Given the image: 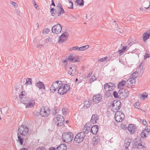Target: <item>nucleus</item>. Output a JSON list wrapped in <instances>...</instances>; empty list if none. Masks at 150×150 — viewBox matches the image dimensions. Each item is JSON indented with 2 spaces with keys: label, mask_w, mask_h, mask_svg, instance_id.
I'll return each instance as SVG.
<instances>
[{
  "label": "nucleus",
  "mask_w": 150,
  "mask_h": 150,
  "mask_svg": "<svg viewBox=\"0 0 150 150\" xmlns=\"http://www.w3.org/2000/svg\"><path fill=\"white\" fill-rule=\"evenodd\" d=\"M70 89V86L68 84L63 85L61 81H57L53 82L50 87V91L54 93L57 90L58 93L63 95L66 93Z\"/></svg>",
  "instance_id": "nucleus-1"
},
{
  "label": "nucleus",
  "mask_w": 150,
  "mask_h": 150,
  "mask_svg": "<svg viewBox=\"0 0 150 150\" xmlns=\"http://www.w3.org/2000/svg\"><path fill=\"white\" fill-rule=\"evenodd\" d=\"M18 133L17 134L18 141L21 145L23 144V136L26 135L28 132L29 129L25 125H22L20 126L18 129Z\"/></svg>",
  "instance_id": "nucleus-2"
},
{
  "label": "nucleus",
  "mask_w": 150,
  "mask_h": 150,
  "mask_svg": "<svg viewBox=\"0 0 150 150\" xmlns=\"http://www.w3.org/2000/svg\"><path fill=\"white\" fill-rule=\"evenodd\" d=\"M115 88V84L112 83H105L104 85V88L106 91L105 94L108 97L112 94V91Z\"/></svg>",
  "instance_id": "nucleus-3"
},
{
  "label": "nucleus",
  "mask_w": 150,
  "mask_h": 150,
  "mask_svg": "<svg viewBox=\"0 0 150 150\" xmlns=\"http://www.w3.org/2000/svg\"><path fill=\"white\" fill-rule=\"evenodd\" d=\"M21 100L22 103L25 104L27 108H31L34 106L35 102L32 99L30 100L27 98L25 97L21 99Z\"/></svg>",
  "instance_id": "nucleus-4"
},
{
  "label": "nucleus",
  "mask_w": 150,
  "mask_h": 150,
  "mask_svg": "<svg viewBox=\"0 0 150 150\" xmlns=\"http://www.w3.org/2000/svg\"><path fill=\"white\" fill-rule=\"evenodd\" d=\"M73 134L70 132H67L63 134L62 136V139L64 142L68 143L71 142L73 139Z\"/></svg>",
  "instance_id": "nucleus-5"
},
{
  "label": "nucleus",
  "mask_w": 150,
  "mask_h": 150,
  "mask_svg": "<svg viewBox=\"0 0 150 150\" xmlns=\"http://www.w3.org/2000/svg\"><path fill=\"white\" fill-rule=\"evenodd\" d=\"M53 121L57 126H61L63 125L64 120L63 116L60 115H57L56 117L54 118Z\"/></svg>",
  "instance_id": "nucleus-6"
},
{
  "label": "nucleus",
  "mask_w": 150,
  "mask_h": 150,
  "mask_svg": "<svg viewBox=\"0 0 150 150\" xmlns=\"http://www.w3.org/2000/svg\"><path fill=\"white\" fill-rule=\"evenodd\" d=\"M115 119L117 122H122L124 119L125 116L121 111H117L115 115Z\"/></svg>",
  "instance_id": "nucleus-7"
},
{
  "label": "nucleus",
  "mask_w": 150,
  "mask_h": 150,
  "mask_svg": "<svg viewBox=\"0 0 150 150\" xmlns=\"http://www.w3.org/2000/svg\"><path fill=\"white\" fill-rule=\"evenodd\" d=\"M85 134L83 132L78 133L76 136L74 141L77 143H80L82 142L85 137Z\"/></svg>",
  "instance_id": "nucleus-8"
},
{
  "label": "nucleus",
  "mask_w": 150,
  "mask_h": 150,
  "mask_svg": "<svg viewBox=\"0 0 150 150\" xmlns=\"http://www.w3.org/2000/svg\"><path fill=\"white\" fill-rule=\"evenodd\" d=\"M50 114V110L46 107H43L40 111V115L42 117H47Z\"/></svg>",
  "instance_id": "nucleus-9"
},
{
  "label": "nucleus",
  "mask_w": 150,
  "mask_h": 150,
  "mask_svg": "<svg viewBox=\"0 0 150 150\" xmlns=\"http://www.w3.org/2000/svg\"><path fill=\"white\" fill-rule=\"evenodd\" d=\"M62 29V27L61 25L58 24L52 27V31L54 33L58 34L61 32Z\"/></svg>",
  "instance_id": "nucleus-10"
},
{
  "label": "nucleus",
  "mask_w": 150,
  "mask_h": 150,
  "mask_svg": "<svg viewBox=\"0 0 150 150\" xmlns=\"http://www.w3.org/2000/svg\"><path fill=\"white\" fill-rule=\"evenodd\" d=\"M80 59L79 57L74 54H71L68 57L67 60L71 62H77L79 61Z\"/></svg>",
  "instance_id": "nucleus-11"
},
{
  "label": "nucleus",
  "mask_w": 150,
  "mask_h": 150,
  "mask_svg": "<svg viewBox=\"0 0 150 150\" xmlns=\"http://www.w3.org/2000/svg\"><path fill=\"white\" fill-rule=\"evenodd\" d=\"M69 73L72 76L76 74L78 71L76 67L74 65H72L68 68Z\"/></svg>",
  "instance_id": "nucleus-12"
},
{
  "label": "nucleus",
  "mask_w": 150,
  "mask_h": 150,
  "mask_svg": "<svg viewBox=\"0 0 150 150\" xmlns=\"http://www.w3.org/2000/svg\"><path fill=\"white\" fill-rule=\"evenodd\" d=\"M103 96L100 94L94 95L93 97V100L96 103H99L101 100Z\"/></svg>",
  "instance_id": "nucleus-13"
},
{
  "label": "nucleus",
  "mask_w": 150,
  "mask_h": 150,
  "mask_svg": "<svg viewBox=\"0 0 150 150\" xmlns=\"http://www.w3.org/2000/svg\"><path fill=\"white\" fill-rule=\"evenodd\" d=\"M68 33L67 32H65L63 33L59 37V39L58 40L59 43H61L63 42L64 41H66L67 38V35Z\"/></svg>",
  "instance_id": "nucleus-14"
},
{
  "label": "nucleus",
  "mask_w": 150,
  "mask_h": 150,
  "mask_svg": "<svg viewBox=\"0 0 150 150\" xmlns=\"http://www.w3.org/2000/svg\"><path fill=\"white\" fill-rule=\"evenodd\" d=\"M121 103L119 101L114 100L112 104V108L113 110H118L121 108Z\"/></svg>",
  "instance_id": "nucleus-15"
},
{
  "label": "nucleus",
  "mask_w": 150,
  "mask_h": 150,
  "mask_svg": "<svg viewBox=\"0 0 150 150\" xmlns=\"http://www.w3.org/2000/svg\"><path fill=\"white\" fill-rule=\"evenodd\" d=\"M91 124L89 123H87L85 125L84 128L83 129V132L85 134H87L91 131Z\"/></svg>",
  "instance_id": "nucleus-16"
},
{
  "label": "nucleus",
  "mask_w": 150,
  "mask_h": 150,
  "mask_svg": "<svg viewBox=\"0 0 150 150\" xmlns=\"http://www.w3.org/2000/svg\"><path fill=\"white\" fill-rule=\"evenodd\" d=\"M23 81V83H25L23 85V86L27 87L28 85H30L32 84V79L30 78H28L27 79H24L21 80V82Z\"/></svg>",
  "instance_id": "nucleus-17"
},
{
  "label": "nucleus",
  "mask_w": 150,
  "mask_h": 150,
  "mask_svg": "<svg viewBox=\"0 0 150 150\" xmlns=\"http://www.w3.org/2000/svg\"><path fill=\"white\" fill-rule=\"evenodd\" d=\"M99 117L98 115L97 114H94L92 115L91 119V122L93 124H96L97 123V121L98 120Z\"/></svg>",
  "instance_id": "nucleus-18"
},
{
  "label": "nucleus",
  "mask_w": 150,
  "mask_h": 150,
  "mask_svg": "<svg viewBox=\"0 0 150 150\" xmlns=\"http://www.w3.org/2000/svg\"><path fill=\"white\" fill-rule=\"evenodd\" d=\"M98 125H94L91 127L90 132L93 134H96L98 131Z\"/></svg>",
  "instance_id": "nucleus-19"
},
{
  "label": "nucleus",
  "mask_w": 150,
  "mask_h": 150,
  "mask_svg": "<svg viewBox=\"0 0 150 150\" xmlns=\"http://www.w3.org/2000/svg\"><path fill=\"white\" fill-rule=\"evenodd\" d=\"M128 129L131 134H133L136 130V127L133 125H129L128 127Z\"/></svg>",
  "instance_id": "nucleus-20"
},
{
  "label": "nucleus",
  "mask_w": 150,
  "mask_h": 150,
  "mask_svg": "<svg viewBox=\"0 0 150 150\" xmlns=\"http://www.w3.org/2000/svg\"><path fill=\"white\" fill-rule=\"evenodd\" d=\"M35 85L36 86L39 88L40 89H45V87L44 84L41 81H39L38 82L36 83H35Z\"/></svg>",
  "instance_id": "nucleus-21"
},
{
  "label": "nucleus",
  "mask_w": 150,
  "mask_h": 150,
  "mask_svg": "<svg viewBox=\"0 0 150 150\" xmlns=\"http://www.w3.org/2000/svg\"><path fill=\"white\" fill-rule=\"evenodd\" d=\"M84 104L83 108L85 109H87L90 107L91 105V102L89 100H85L83 102Z\"/></svg>",
  "instance_id": "nucleus-22"
},
{
  "label": "nucleus",
  "mask_w": 150,
  "mask_h": 150,
  "mask_svg": "<svg viewBox=\"0 0 150 150\" xmlns=\"http://www.w3.org/2000/svg\"><path fill=\"white\" fill-rule=\"evenodd\" d=\"M125 85L126 86V81L123 80L119 83L117 84V88L119 89L122 88Z\"/></svg>",
  "instance_id": "nucleus-23"
},
{
  "label": "nucleus",
  "mask_w": 150,
  "mask_h": 150,
  "mask_svg": "<svg viewBox=\"0 0 150 150\" xmlns=\"http://www.w3.org/2000/svg\"><path fill=\"white\" fill-rule=\"evenodd\" d=\"M57 150H66L67 147L64 144H61L58 146L56 149Z\"/></svg>",
  "instance_id": "nucleus-24"
},
{
  "label": "nucleus",
  "mask_w": 150,
  "mask_h": 150,
  "mask_svg": "<svg viewBox=\"0 0 150 150\" xmlns=\"http://www.w3.org/2000/svg\"><path fill=\"white\" fill-rule=\"evenodd\" d=\"M122 49L119 50H118V52L119 53L120 55H122V54H124L125 52V50L126 49L127 47V46H122Z\"/></svg>",
  "instance_id": "nucleus-25"
},
{
  "label": "nucleus",
  "mask_w": 150,
  "mask_h": 150,
  "mask_svg": "<svg viewBox=\"0 0 150 150\" xmlns=\"http://www.w3.org/2000/svg\"><path fill=\"white\" fill-rule=\"evenodd\" d=\"M149 132H150V131L147 130L146 127L145 130H144L141 133V137L143 138L146 137V133L147 132L148 133H149Z\"/></svg>",
  "instance_id": "nucleus-26"
},
{
  "label": "nucleus",
  "mask_w": 150,
  "mask_h": 150,
  "mask_svg": "<svg viewBox=\"0 0 150 150\" xmlns=\"http://www.w3.org/2000/svg\"><path fill=\"white\" fill-rule=\"evenodd\" d=\"M143 40L145 42L147 39H148L150 36V33H145L143 35Z\"/></svg>",
  "instance_id": "nucleus-27"
},
{
  "label": "nucleus",
  "mask_w": 150,
  "mask_h": 150,
  "mask_svg": "<svg viewBox=\"0 0 150 150\" xmlns=\"http://www.w3.org/2000/svg\"><path fill=\"white\" fill-rule=\"evenodd\" d=\"M73 3L71 1H69L67 3V6L68 8L70 9L73 8Z\"/></svg>",
  "instance_id": "nucleus-28"
},
{
  "label": "nucleus",
  "mask_w": 150,
  "mask_h": 150,
  "mask_svg": "<svg viewBox=\"0 0 150 150\" xmlns=\"http://www.w3.org/2000/svg\"><path fill=\"white\" fill-rule=\"evenodd\" d=\"M88 45L83 46L81 47H79V51H83L88 49Z\"/></svg>",
  "instance_id": "nucleus-29"
},
{
  "label": "nucleus",
  "mask_w": 150,
  "mask_h": 150,
  "mask_svg": "<svg viewBox=\"0 0 150 150\" xmlns=\"http://www.w3.org/2000/svg\"><path fill=\"white\" fill-rule=\"evenodd\" d=\"M148 95L146 93H143L140 95V98L142 100H144L145 98H147Z\"/></svg>",
  "instance_id": "nucleus-30"
},
{
  "label": "nucleus",
  "mask_w": 150,
  "mask_h": 150,
  "mask_svg": "<svg viewBox=\"0 0 150 150\" xmlns=\"http://www.w3.org/2000/svg\"><path fill=\"white\" fill-rule=\"evenodd\" d=\"M138 75V73L137 71L134 72L131 75V76L134 77V79H136Z\"/></svg>",
  "instance_id": "nucleus-31"
},
{
  "label": "nucleus",
  "mask_w": 150,
  "mask_h": 150,
  "mask_svg": "<svg viewBox=\"0 0 150 150\" xmlns=\"http://www.w3.org/2000/svg\"><path fill=\"white\" fill-rule=\"evenodd\" d=\"M96 77L94 75H93L91 76L90 80H89V83H91L93 82V81L96 80Z\"/></svg>",
  "instance_id": "nucleus-32"
},
{
  "label": "nucleus",
  "mask_w": 150,
  "mask_h": 150,
  "mask_svg": "<svg viewBox=\"0 0 150 150\" xmlns=\"http://www.w3.org/2000/svg\"><path fill=\"white\" fill-rule=\"evenodd\" d=\"M134 143L135 144V148H138L139 146H142V144L139 142H137V140L134 141Z\"/></svg>",
  "instance_id": "nucleus-33"
},
{
  "label": "nucleus",
  "mask_w": 150,
  "mask_h": 150,
  "mask_svg": "<svg viewBox=\"0 0 150 150\" xmlns=\"http://www.w3.org/2000/svg\"><path fill=\"white\" fill-rule=\"evenodd\" d=\"M135 79L134 77L130 76V77L128 79V82L131 81V82L133 83L135 82Z\"/></svg>",
  "instance_id": "nucleus-34"
},
{
  "label": "nucleus",
  "mask_w": 150,
  "mask_h": 150,
  "mask_svg": "<svg viewBox=\"0 0 150 150\" xmlns=\"http://www.w3.org/2000/svg\"><path fill=\"white\" fill-rule=\"evenodd\" d=\"M62 111L63 114L66 115L68 112V109L66 107H64L62 108Z\"/></svg>",
  "instance_id": "nucleus-35"
},
{
  "label": "nucleus",
  "mask_w": 150,
  "mask_h": 150,
  "mask_svg": "<svg viewBox=\"0 0 150 150\" xmlns=\"http://www.w3.org/2000/svg\"><path fill=\"white\" fill-rule=\"evenodd\" d=\"M76 2L80 6L83 5V0H77Z\"/></svg>",
  "instance_id": "nucleus-36"
},
{
  "label": "nucleus",
  "mask_w": 150,
  "mask_h": 150,
  "mask_svg": "<svg viewBox=\"0 0 150 150\" xmlns=\"http://www.w3.org/2000/svg\"><path fill=\"white\" fill-rule=\"evenodd\" d=\"M59 12L58 13L57 15L58 16H60L62 14H63L64 13V11L63 8L60 10H59Z\"/></svg>",
  "instance_id": "nucleus-37"
},
{
  "label": "nucleus",
  "mask_w": 150,
  "mask_h": 150,
  "mask_svg": "<svg viewBox=\"0 0 150 150\" xmlns=\"http://www.w3.org/2000/svg\"><path fill=\"white\" fill-rule=\"evenodd\" d=\"M132 83L131 82V81L128 82V80L126 81V86L127 87H128L129 86H132Z\"/></svg>",
  "instance_id": "nucleus-38"
},
{
  "label": "nucleus",
  "mask_w": 150,
  "mask_h": 150,
  "mask_svg": "<svg viewBox=\"0 0 150 150\" xmlns=\"http://www.w3.org/2000/svg\"><path fill=\"white\" fill-rule=\"evenodd\" d=\"M108 58V57H106L102 58H99L98 59V61H100L101 62H103L105 61Z\"/></svg>",
  "instance_id": "nucleus-39"
},
{
  "label": "nucleus",
  "mask_w": 150,
  "mask_h": 150,
  "mask_svg": "<svg viewBox=\"0 0 150 150\" xmlns=\"http://www.w3.org/2000/svg\"><path fill=\"white\" fill-rule=\"evenodd\" d=\"M50 32V30L47 28L46 29L43 30L42 33L43 34H46Z\"/></svg>",
  "instance_id": "nucleus-40"
},
{
  "label": "nucleus",
  "mask_w": 150,
  "mask_h": 150,
  "mask_svg": "<svg viewBox=\"0 0 150 150\" xmlns=\"http://www.w3.org/2000/svg\"><path fill=\"white\" fill-rule=\"evenodd\" d=\"M24 92L22 91L20 93L19 95V97L21 99L22 98L25 97V96L24 94Z\"/></svg>",
  "instance_id": "nucleus-41"
},
{
  "label": "nucleus",
  "mask_w": 150,
  "mask_h": 150,
  "mask_svg": "<svg viewBox=\"0 0 150 150\" xmlns=\"http://www.w3.org/2000/svg\"><path fill=\"white\" fill-rule=\"evenodd\" d=\"M45 45H42L41 44H38L37 45V47L38 48H41L42 47H43Z\"/></svg>",
  "instance_id": "nucleus-42"
},
{
  "label": "nucleus",
  "mask_w": 150,
  "mask_h": 150,
  "mask_svg": "<svg viewBox=\"0 0 150 150\" xmlns=\"http://www.w3.org/2000/svg\"><path fill=\"white\" fill-rule=\"evenodd\" d=\"M112 93L115 98H117L118 97V93L116 91H114L113 92H112Z\"/></svg>",
  "instance_id": "nucleus-43"
},
{
  "label": "nucleus",
  "mask_w": 150,
  "mask_h": 150,
  "mask_svg": "<svg viewBox=\"0 0 150 150\" xmlns=\"http://www.w3.org/2000/svg\"><path fill=\"white\" fill-rule=\"evenodd\" d=\"M121 127L122 129H125L127 128V126L126 125L122 124L121 125Z\"/></svg>",
  "instance_id": "nucleus-44"
},
{
  "label": "nucleus",
  "mask_w": 150,
  "mask_h": 150,
  "mask_svg": "<svg viewBox=\"0 0 150 150\" xmlns=\"http://www.w3.org/2000/svg\"><path fill=\"white\" fill-rule=\"evenodd\" d=\"M139 105V103L138 102L135 103L134 105V106L135 108H138Z\"/></svg>",
  "instance_id": "nucleus-45"
},
{
  "label": "nucleus",
  "mask_w": 150,
  "mask_h": 150,
  "mask_svg": "<svg viewBox=\"0 0 150 150\" xmlns=\"http://www.w3.org/2000/svg\"><path fill=\"white\" fill-rule=\"evenodd\" d=\"M134 16L133 15H129L128 17V20L129 19L130 21H132L134 18Z\"/></svg>",
  "instance_id": "nucleus-46"
},
{
  "label": "nucleus",
  "mask_w": 150,
  "mask_h": 150,
  "mask_svg": "<svg viewBox=\"0 0 150 150\" xmlns=\"http://www.w3.org/2000/svg\"><path fill=\"white\" fill-rule=\"evenodd\" d=\"M57 7L58 10H60L62 8L61 4L60 3H59L58 4V5L57 6Z\"/></svg>",
  "instance_id": "nucleus-47"
},
{
  "label": "nucleus",
  "mask_w": 150,
  "mask_h": 150,
  "mask_svg": "<svg viewBox=\"0 0 150 150\" xmlns=\"http://www.w3.org/2000/svg\"><path fill=\"white\" fill-rule=\"evenodd\" d=\"M51 41V38H48L45 39V42H46L47 43Z\"/></svg>",
  "instance_id": "nucleus-48"
},
{
  "label": "nucleus",
  "mask_w": 150,
  "mask_h": 150,
  "mask_svg": "<svg viewBox=\"0 0 150 150\" xmlns=\"http://www.w3.org/2000/svg\"><path fill=\"white\" fill-rule=\"evenodd\" d=\"M11 3L14 7H17L18 5L16 3L12 1Z\"/></svg>",
  "instance_id": "nucleus-49"
},
{
  "label": "nucleus",
  "mask_w": 150,
  "mask_h": 150,
  "mask_svg": "<svg viewBox=\"0 0 150 150\" xmlns=\"http://www.w3.org/2000/svg\"><path fill=\"white\" fill-rule=\"evenodd\" d=\"M92 74V72H89L87 75L86 76L85 78H89V77H90L91 76Z\"/></svg>",
  "instance_id": "nucleus-50"
},
{
  "label": "nucleus",
  "mask_w": 150,
  "mask_h": 150,
  "mask_svg": "<svg viewBox=\"0 0 150 150\" xmlns=\"http://www.w3.org/2000/svg\"><path fill=\"white\" fill-rule=\"evenodd\" d=\"M72 49H71V50H76L78 51H79V47L78 46H76L75 47H73L72 48Z\"/></svg>",
  "instance_id": "nucleus-51"
},
{
  "label": "nucleus",
  "mask_w": 150,
  "mask_h": 150,
  "mask_svg": "<svg viewBox=\"0 0 150 150\" xmlns=\"http://www.w3.org/2000/svg\"><path fill=\"white\" fill-rule=\"evenodd\" d=\"M150 57V54H146L144 56V59H146L147 58H149Z\"/></svg>",
  "instance_id": "nucleus-52"
},
{
  "label": "nucleus",
  "mask_w": 150,
  "mask_h": 150,
  "mask_svg": "<svg viewBox=\"0 0 150 150\" xmlns=\"http://www.w3.org/2000/svg\"><path fill=\"white\" fill-rule=\"evenodd\" d=\"M149 2H144V7H147V6H148V5H149Z\"/></svg>",
  "instance_id": "nucleus-53"
},
{
  "label": "nucleus",
  "mask_w": 150,
  "mask_h": 150,
  "mask_svg": "<svg viewBox=\"0 0 150 150\" xmlns=\"http://www.w3.org/2000/svg\"><path fill=\"white\" fill-rule=\"evenodd\" d=\"M142 122H143V125H144L145 126L147 124V122H146V120H143Z\"/></svg>",
  "instance_id": "nucleus-54"
},
{
  "label": "nucleus",
  "mask_w": 150,
  "mask_h": 150,
  "mask_svg": "<svg viewBox=\"0 0 150 150\" xmlns=\"http://www.w3.org/2000/svg\"><path fill=\"white\" fill-rule=\"evenodd\" d=\"M51 5H53V6H55V4L53 1V0H52V4H51Z\"/></svg>",
  "instance_id": "nucleus-55"
},
{
  "label": "nucleus",
  "mask_w": 150,
  "mask_h": 150,
  "mask_svg": "<svg viewBox=\"0 0 150 150\" xmlns=\"http://www.w3.org/2000/svg\"><path fill=\"white\" fill-rule=\"evenodd\" d=\"M63 63H64L65 64H67V60H64L63 61Z\"/></svg>",
  "instance_id": "nucleus-56"
},
{
  "label": "nucleus",
  "mask_w": 150,
  "mask_h": 150,
  "mask_svg": "<svg viewBox=\"0 0 150 150\" xmlns=\"http://www.w3.org/2000/svg\"><path fill=\"white\" fill-rule=\"evenodd\" d=\"M37 150H45V149L43 148H38Z\"/></svg>",
  "instance_id": "nucleus-57"
},
{
  "label": "nucleus",
  "mask_w": 150,
  "mask_h": 150,
  "mask_svg": "<svg viewBox=\"0 0 150 150\" xmlns=\"http://www.w3.org/2000/svg\"><path fill=\"white\" fill-rule=\"evenodd\" d=\"M149 6L147 7H145V8H146V9H148L149 8H150V2H149Z\"/></svg>",
  "instance_id": "nucleus-58"
},
{
  "label": "nucleus",
  "mask_w": 150,
  "mask_h": 150,
  "mask_svg": "<svg viewBox=\"0 0 150 150\" xmlns=\"http://www.w3.org/2000/svg\"><path fill=\"white\" fill-rule=\"evenodd\" d=\"M34 3H35V4H34V7L35 8H37V7H38V5L35 3V2H34Z\"/></svg>",
  "instance_id": "nucleus-59"
},
{
  "label": "nucleus",
  "mask_w": 150,
  "mask_h": 150,
  "mask_svg": "<svg viewBox=\"0 0 150 150\" xmlns=\"http://www.w3.org/2000/svg\"><path fill=\"white\" fill-rule=\"evenodd\" d=\"M93 140L94 141H95V142H97V141L98 140H96V137H94L93 139Z\"/></svg>",
  "instance_id": "nucleus-60"
},
{
  "label": "nucleus",
  "mask_w": 150,
  "mask_h": 150,
  "mask_svg": "<svg viewBox=\"0 0 150 150\" xmlns=\"http://www.w3.org/2000/svg\"><path fill=\"white\" fill-rule=\"evenodd\" d=\"M50 150H56V149L54 147H52L50 148Z\"/></svg>",
  "instance_id": "nucleus-61"
},
{
  "label": "nucleus",
  "mask_w": 150,
  "mask_h": 150,
  "mask_svg": "<svg viewBox=\"0 0 150 150\" xmlns=\"http://www.w3.org/2000/svg\"><path fill=\"white\" fill-rule=\"evenodd\" d=\"M54 8H51L50 9V12H53L54 11Z\"/></svg>",
  "instance_id": "nucleus-62"
},
{
  "label": "nucleus",
  "mask_w": 150,
  "mask_h": 150,
  "mask_svg": "<svg viewBox=\"0 0 150 150\" xmlns=\"http://www.w3.org/2000/svg\"><path fill=\"white\" fill-rule=\"evenodd\" d=\"M20 150H28V149L26 148H22L21 149H20Z\"/></svg>",
  "instance_id": "nucleus-63"
},
{
  "label": "nucleus",
  "mask_w": 150,
  "mask_h": 150,
  "mask_svg": "<svg viewBox=\"0 0 150 150\" xmlns=\"http://www.w3.org/2000/svg\"><path fill=\"white\" fill-rule=\"evenodd\" d=\"M130 145V142H127L126 144V145L128 146Z\"/></svg>",
  "instance_id": "nucleus-64"
}]
</instances>
